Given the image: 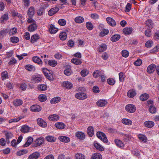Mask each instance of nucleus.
Wrapping results in <instances>:
<instances>
[{"mask_svg": "<svg viewBox=\"0 0 159 159\" xmlns=\"http://www.w3.org/2000/svg\"><path fill=\"white\" fill-rule=\"evenodd\" d=\"M59 10V8L54 7L48 11V14L50 16H52L56 13Z\"/></svg>", "mask_w": 159, "mask_h": 159, "instance_id": "obj_6", "label": "nucleus"}, {"mask_svg": "<svg viewBox=\"0 0 159 159\" xmlns=\"http://www.w3.org/2000/svg\"><path fill=\"white\" fill-rule=\"evenodd\" d=\"M40 153L37 152H33L28 157L29 159H37L40 156Z\"/></svg>", "mask_w": 159, "mask_h": 159, "instance_id": "obj_7", "label": "nucleus"}, {"mask_svg": "<svg viewBox=\"0 0 159 159\" xmlns=\"http://www.w3.org/2000/svg\"><path fill=\"white\" fill-rule=\"evenodd\" d=\"M102 158L101 154L98 153H94L92 156V159H102Z\"/></svg>", "mask_w": 159, "mask_h": 159, "instance_id": "obj_49", "label": "nucleus"}, {"mask_svg": "<svg viewBox=\"0 0 159 159\" xmlns=\"http://www.w3.org/2000/svg\"><path fill=\"white\" fill-rule=\"evenodd\" d=\"M17 32V29L14 27L11 29L9 32V34L10 35H13L15 34Z\"/></svg>", "mask_w": 159, "mask_h": 159, "instance_id": "obj_59", "label": "nucleus"}, {"mask_svg": "<svg viewBox=\"0 0 159 159\" xmlns=\"http://www.w3.org/2000/svg\"><path fill=\"white\" fill-rule=\"evenodd\" d=\"M37 122L40 126L43 127H45L47 126L46 123L42 118H38L37 120Z\"/></svg>", "mask_w": 159, "mask_h": 159, "instance_id": "obj_12", "label": "nucleus"}, {"mask_svg": "<svg viewBox=\"0 0 159 159\" xmlns=\"http://www.w3.org/2000/svg\"><path fill=\"white\" fill-rule=\"evenodd\" d=\"M10 40L11 42L14 43H16L19 41L18 38L16 37H12L10 38Z\"/></svg>", "mask_w": 159, "mask_h": 159, "instance_id": "obj_63", "label": "nucleus"}, {"mask_svg": "<svg viewBox=\"0 0 159 159\" xmlns=\"http://www.w3.org/2000/svg\"><path fill=\"white\" fill-rule=\"evenodd\" d=\"M39 39V36L37 34H35L31 36L30 39L31 42L32 43H34L37 42Z\"/></svg>", "mask_w": 159, "mask_h": 159, "instance_id": "obj_23", "label": "nucleus"}, {"mask_svg": "<svg viewBox=\"0 0 159 159\" xmlns=\"http://www.w3.org/2000/svg\"><path fill=\"white\" fill-rule=\"evenodd\" d=\"M107 82L109 84L113 85L115 83V80L112 78H109L107 80Z\"/></svg>", "mask_w": 159, "mask_h": 159, "instance_id": "obj_57", "label": "nucleus"}, {"mask_svg": "<svg viewBox=\"0 0 159 159\" xmlns=\"http://www.w3.org/2000/svg\"><path fill=\"white\" fill-rule=\"evenodd\" d=\"M153 38L156 40H159V31H157L155 32Z\"/></svg>", "mask_w": 159, "mask_h": 159, "instance_id": "obj_64", "label": "nucleus"}, {"mask_svg": "<svg viewBox=\"0 0 159 159\" xmlns=\"http://www.w3.org/2000/svg\"><path fill=\"white\" fill-rule=\"evenodd\" d=\"M75 135L78 139L80 140H83L85 138V134L82 132H77Z\"/></svg>", "mask_w": 159, "mask_h": 159, "instance_id": "obj_13", "label": "nucleus"}, {"mask_svg": "<svg viewBox=\"0 0 159 159\" xmlns=\"http://www.w3.org/2000/svg\"><path fill=\"white\" fill-rule=\"evenodd\" d=\"M6 140L8 143L10 142L9 139H11L13 137V134L11 132H7L5 134Z\"/></svg>", "mask_w": 159, "mask_h": 159, "instance_id": "obj_38", "label": "nucleus"}, {"mask_svg": "<svg viewBox=\"0 0 159 159\" xmlns=\"http://www.w3.org/2000/svg\"><path fill=\"white\" fill-rule=\"evenodd\" d=\"M106 20L107 23L112 26H114L116 25V23L115 20L112 18L110 17H107Z\"/></svg>", "mask_w": 159, "mask_h": 159, "instance_id": "obj_16", "label": "nucleus"}, {"mask_svg": "<svg viewBox=\"0 0 159 159\" xmlns=\"http://www.w3.org/2000/svg\"><path fill=\"white\" fill-rule=\"evenodd\" d=\"M58 139L61 141L65 143H68L70 141V138L65 136H60L59 137Z\"/></svg>", "mask_w": 159, "mask_h": 159, "instance_id": "obj_26", "label": "nucleus"}, {"mask_svg": "<svg viewBox=\"0 0 159 159\" xmlns=\"http://www.w3.org/2000/svg\"><path fill=\"white\" fill-rule=\"evenodd\" d=\"M127 94L129 97L132 98L135 96L136 93L135 91L133 89H131L128 92Z\"/></svg>", "mask_w": 159, "mask_h": 159, "instance_id": "obj_33", "label": "nucleus"}, {"mask_svg": "<svg viewBox=\"0 0 159 159\" xmlns=\"http://www.w3.org/2000/svg\"><path fill=\"white\" fill-rule=\"evenodd\" d=\"M46 140L48 142H53L55 141L56 139L55 138L50 136H48L46 137Z\"/></svg>", "mask_w": 159, "mask_h": 159, "instance_id": "obj_52", "label": "nucleus"}, {"mask_svg": "<svg viewBox=\"0 0 159 159\" xmlns=\"http://www.w3.org/2000/svg\"><path fill=\"white\" fill-rule=\"evenodd\" d=\"M44 142V139L43 137H40L34 141L33 146L34 147L40 146Z\"/></svg>", "mask_w": 159, "mask_h": 159, "instance_id": "obj_2", "label": "nucleus"}, {"mask_svg": "<svg viewBox=\"0 0 159 159\" xmlns=\"http://www.w3.org/2000/svg\"><path fill=\"white\" fill-rule=\"evenodd\" d=\"M38 89L41 91H44L47 90V87L46 85L44 84H41L38 86Z\"/></svg>", "mask_w": 159, "mask_h": 159, "instance_id": "obj_41", "label": "nucleus"}, {"mask_svg": "<svg viewBox=\"0 0 159 159\" xmlns=\"http://www.w3.org/2000/svg\"><path fill=\"white\" fill-rule=\"evenodd\" d=\"M67 1H59V2L58 3V6L59 7L62 8L64 7L63 6L64 5H68L69 3L67 2Z\"/></svg>", "mask_w": 159, "mask_h": 159, "instance_id": "obj_43", "label": "nucleus"}, {"mask_svg": "<svg viewBox=\"0 0 159 159\" xmlns=\"http://www.w3.org/2000/svg\"><path fill=\"white\" fill-rule=\"evenodd\" d=\"M75 157L76 159H85V156L83 154L80 153H76Z\"/></svg>", "mask_w": 159, "mask_h": 159, "instance_id": "obj_56", "label": "nucleus"}, {"mask_svg": "<svg viewBox=\"0 0 159 159\" xmlns=\"http://www.w3.org/2000/svg\"><path fill=\"white\" fill-rule=\"evenodd\" d=\"M103 74V71L102 70H96L94 71L93 73V76L95 78L100 76L102 74Z\"/></svg>", "mask_w": 159, "mask_h": 159, "instance_id": "obj_35", "label": "nucleus"}, {"mask_svg": "<svg viewBox=\"0 0 159 159\" xmlns=\"http://www.w3.org/2000/svg\"><path fill=\"white\" fill-rule=\"evenodd\" d=\"M32 59L34 62L38 64L40 66H42L43 62L41 59L38 57H34L32 58Z\"/></svg>", "mask_w": 159, "mask_h": 159, "instance_id": "obj_14", "label": "nucleus"}, {"mask_svg": "<svg viewBox=\"0 0 159 159\" xmlns=\"http://www.w3.org/2000/svg\"><path fill=\"white\" fill-rule=\"evenodd\" d=\"M89 72L88 70L84 69L82 70L80 72L81 75L83 77H85L87 75L89 74Z\"/></svg>", "mask_w": 159, "mask_h": 159, "instance_id": "obj_61", "label": "nucleus"}, {"mask_svg": "<svg viewBox=\"0 0 159 159\" xmlns=\"http://www.w3.org/2000/svg\"><path fill=\"white\" fill-rule=\"evenodd\" d=\"M23 101L21 100L17 99L13 101V105L15 106H18L21 105L23 104Z\"/></svg>", "mask_w": 159, "mask_h": 159, "instance_id": "obj_36", "label": "nucleus"}, {"mask_svg": "<svg viewBox=\"0 0 159 159\" xmlns=\"http://www.w3.org/2000/svg\"><path fill=\"white\" fill-rule=\"evenodd\" d=\"M150 112L152 113H155L156 112V107L152 105H150L149 108Z\"/></svg>", "mask_w": 159, "mask_h": 159, "instance_id": "obj_62", "label": "nucleus"}, {"mask_svg": "<svg viewBox=\"0 0 159 159\" xmlns=\"http://www.w3.org/2000/svg\"><path fill=\"white\" fill-rule=\"evenodd\" d=\"M57 62L54 60H50L48 62V64L52 67H55L57 65Z\"/></svg>", "mask_w": 159, "mask_h": 159, "instance_id": "obj_44", "label": "nucleus"}, {"mask_svg": "<svg viewBox=\"0 0 159 159\" xmlns=\"http://www.w3.org/2000/svg\"><path fill=\"white\" fill-rule=\"evenodd\" d=\"M66 69L64 71V73L66 75L69 76L72 72L70 69V66L69 65H67L66 66Z\"/></svg>", "mask_w": 159, "mask_h": 159, "instance_id": "obj_17", "label": "nucleus"}, {"mask_svg": "<svg viewBox=\"0 0 159 159\" xmlns=\"http://www.w3.org/2000/svg\"><path fill=\"white\" fill-rule=\"evenodd\" d=\"M49 31L51 34H55L58 31V29L55 27V26L53 25H51L49 29Z\"/></svg>", "mask_w": 159, "mask_h": 159, "instance_id": "obj_20", "label": "nucleus"}, {"mask_svg": "<svg viewBox=\"0 0 159 159\" xmlns=\"http://www.w3.org/2000/svg\"><path fill=\"white\" fill-rule=\"evenodd\" d=\"M61 100V98L60 97H56L52 98L50 102L51 104H55L59 102Z\"/></svg>", "mask_w": 159, "mask_h": 159, "instance_id": "obj_46", "label": "nucleus"}, {"mask_svg": "<svg viewBox=\"0 0 159 159\" xmlns=\"http://www.w3.org/2000/svg\"><path fill=\"white\" fill-rule=\"evenodd\" d=\"M59 24L61 26H64L66 24V20L63 19H59L58 21Z\"/></svg>", "mask_w": 159, "mask_h": 159, "instance_id": "obj_60", "label": "nucleus"}, {"mask_svg": "<svg viewBox=\"0 0 159 159\" xmlns=\"http://www.w3.org/2000/svg\"><path fill=\"white\" fill-rule=\"evenodd\" d=\"M55 126L56 128L60 129H64L66 127L65 124L61 122L56 123L55 124Z\"/></svg>", "mask_w": 159, "mask_h": 159, "instance_id": "obj_18", "label": "nucleus"}, {"mask_svg": "<svg viewBox=\"0 0 159 159\" xmlns=\"http://www.w3.org/2000/svg\"><path fill=\"white\" fill-rule=\"evenodd\" d=\"M30 128L27 125H23L21 129V131L24 133H26L30 131Z\"/></svg>", "mask_w": 159, "mask_h": 159, "instance_id": "obj_28", "label": "nucleus"}, {"mask_svg": "<svg viewBox=\"0 0 159 159\" xmlns=\"http://www.w3.org/2000/svg\"><path fill=\"white\" fill-rule=\"evenodd\" d=\"M75 22L77 23H83L84 20V18L81 16H79L75 17L74 19Z\"/></svg>", "mask_w": 159, "mask_h": 159, "instance_id": "obj_37", "label": "nucleus"}, {"mask_svg": "<svg viewBox=\"0 0 159 159\" xmlns=\"http://www.w3.org/2000/svg\"><path fill=\"white\" fill-rule=\"evenodd\" d=\"M120 36L118 34L112 35L111 38V40L112 42H116L118 41L120 38Z\"/></svg>", "mask_w": 159, "mask_h": 159, "instance_id": "obj_29", "label": "nucleus"}, {"mask_svg": "<svg viewBox=\"0 0 159 159\" xmlns=\"http://www.w3.org/2000/svg\"><path fill=\"white\" fill-rule=\"evenodd\" d=\"M67 36L66 32H61L59 35V38L62 40H65L67 38Z\"/></svg>", "mask_w": 159, "mask_h": 159, "instance_id": "obj_40", "label": "nucleus"}, {"mask_svg": "<svg viewBox=\"0 0 159 159\" xmlns=\"http://www.w3.org/2000/svg\"><path fill=\"white\" fill-rule=\"evenodd\" d=\"M107 48V46L105 44H102L100 46L98 51L99 52H102L105 51Z\"/></svg>", "mask_w": 159, "mask_h": 159, "instance_id": "obj_53", "label": "nucleus"}, {"mask_svg": "<svg viewBox=\"0 0 159 159\" xmlns=\"http://www.w3.org/2000/svg\"><path fill=\"white\" fill-rule=\"evenodd\" d=\"M9 19L8 14L7 13H5L0 18L1 23H3L5 21H7Z\"/></svg>", "mask_w": 159, "mask_h": 159, "instance_id": "obj_30", "label": "nucleus"}, {"mask_svg": "<svg viewBox=\"0 0 159 159\" xmlns=\"http://www.w3.org/2000/svg\"><path fill=\"white\" fill-rule=\"evenodd\" d=\"M34 14V7H30L27 11V15L29 17H33Z\"/></svg>", "mask_w": 159, "mask_h": 159, "instance_id": "obj_15", "label": "nucleus"}, {"mask_svg": "<svg viewBox=\"0 0 159 159\" xmlns=\"http://www.w3.org/2000/svg\"><path fill=\"white\" fill-rule=\"evenodd\" d=\"M42 77L40 75H37L32 77L31 80L33 83H38L41 81Z\"/></svg>", "mask_w": 159, "mask_h": 159, "instance_id": "obj_5", "label": "nucleus"}, {"mask_svg": "<svg viewBox=\"0 0 159 159\" xmlns=\"http://www.w3.org/2000/svg\"><path fill=\"white\" fill-rule=\"evenodd\" d=\"M125 109L127 111L130 113H133L135 111L136 107L134 105L129 104L126 106Z\"/></svg>", "mask_w": 159, "mask_h": 159, "instance_id": "obj_4", "label": "nucleus"}, {"mask_svg": "<svg viewBox=\"0 0 159 159\" xmlns=\"http://www.w3.org/2000/svg\"><path fill=\"white\" fill-rule=\"evenodd\" d=\"M149 97L148 94L145 93L141 94L140 96V99L142 101H145L147 100Z\"/></svg>", "mask_w": 159, "mask_h": 159, "instance_id": "obj_45", "label": "nucleus"}, {"mask_svg": "<svg viewBox=\"0 0 159 159\" xmlns=\"http://www.w3.org/2000/svg\"><path fill=\"white\" fill-rule=\"evenodd\" d=\"M39 100L42 102H44L47 100V97L44 94H41L39 97Z\"/></svg>", "mask_w": 159, "mask_h": 159, "instance_id": "obj_55", "label": "nucleus"}, {"mask_svg": "<svg viewBox=\"0 0 159 159\" xmlns=\"http://www.w3.org/2000/svg\"><path fill=\"white\" fill-rule=\"evenodd\" d=\"M75 98L79 99L84 100L87 98V94L83 93H79L75 94Z\"/></svg>", "mask_w": 159, "mask_h": 159, "instance_id": "obj_3", "label": "nucleus"}, {"mask_svg": "<svg viewBox=\"0 0 159 159\" xmlns=\"http://www.w3.org/2000/svg\"><path fill=\"white\" fill-rule=\"evenodd\" d=\"M25 68L29 71H34L35 70V66L31 65H27L25 66Z\"/></svg>", "mask_w": 159, "mask_h": 159, "instance_id": "obj_42", "label": "nucleus"}, {"mask_svg": "<svg viewBox=\"0 0 159 159\" xmlns=\"http://www.w3.org/2000/svg\"><path fill=\"white\" fill-rule=\"evenodd\" d=\"M144 126L148 128H152L154 126V123L151 121H147L145 122L144 123Z\"/></svg>", "mask_w": 159, "mask_h": 159, "instance_id": "obj_25", "label": "nucleus"}, {"mask_svg": "<svg viewBox=\"0 0 159 159\" xmlns=\"http://www.w3.org/2000/svg\"><path fill=\"white\" fill-rule=\"evenodd\" d=\"M133 29L131 28L125 27L123 30V33L125 35H129L131 34Z\"/></svg>", "mask_w": 159, "mask_h": 159, "instance_id": "obj_22", "label": "nucleus"}, {"mask_svg": "<svg viewBox=\"0 0 159 159\" xmlns=\"http://www.w3.org/2000/svg\"><path fill=\"white\" fill-rule=\"evenodd\" d=\"M94 145L95 148L97 150L101 151H103L104 149L101 145L97 142H94Z\"/></svg>", "mask_w": 159, "mask_h": 159, "instance_id": "obj_24", "label": "nucleus"}, {"mask_svg": "<svg viewBox=\"0 0 159 159\" xmlns=\"http://www.w3.org/2000/svg\"><path fill=\"white\" fill-rule=\"evenodd\" d=\"M33 141V138L31 137H28L27 138V140L26 143L24 145L25 147H27L31 144Z\"/></svg>", "mask_w": 159, "mask_h": 159, "instance_id": "obj_34", "label": "nucleus"}, {"mask_svg": "<svg viewBox=\"0 0 159 159\" xmlns=\"http://www.w3.org/2000/svg\"><path fill=\"white\" fill-rule=\"evenodd\" d=\"M115 144L118 147L122 148L124 147V144L120 140L116 139L114 140Z\"/></svg>", "mask_w": 159, "mask_h": 159, "instance_id": "obj_27", "label": "nucleus"}, {"mask_svg": "<svg viewBox=\"0 0 159 159\" xmlns=\"http://www.w3.org/2000/svg\"><path fill=\"white\" fill-rule=\"evenodd\" d=\"M1 75L2 79V80H4L6 79H7L8 78V73L6 71L2 72L1 73Z\"/></svg>", "mask_w": 159, "mask_h": 159, "instance_id": "obj_50", "label": "nucleus"}, {"mask_svg": "<svg viewBox=\"0 0 159 159\" xmlns=\"http://www.w3.org/2000/svg\"><path fill=\"white\" fill-rule=\"evenodd\" d=\"M87 28L89 30H92L93 27V25L90 22H87L86 24Z\"/></svg>", "mask_w": 159, "mask_h": 159, "instance_id": "obj_58", "label": "nucleus"}, {"mask_svg": "<svg viewBox=\"0 0 159 159\" xmlns=\"http://www.w3.org/2000/svg\"><path fill=\"white\" fill-rule=\"evenodd\" d=\"M48 119L50 120L56 121L59 120V116L56 114H52L50 115L48 117Z\"/></svg>", "mask_w": 159, "mask_h": 159, "instance_id": "obj_19", "label": "nucleus"}, {"mask_svg": "<svg viewBox=\"0 0 159 159\" xmlns=\"http://www.w3.org/2000/svg\"><path fill=\"white\" fill-rule=\"evenodd\" d=\"M122 122L123 124L128 125H130L132 124V122L131 120L126 118L122 119Z\"/></svg>", "mask_w": 159, "mask_h": 159, "instance_id": "obj_32", "label": "nucleus"}, {"mask_svg": "<svg viewBox=\"0 0 159 159\" xmlns=\"http://www.w3.org/2000/svg\"><path fill=\"white\" fill-rule=\"evenodd\" d=\"M87 132L90 137L93 136L94 132L93 127L92 126H89L87 129Z\"/></svg>", "mask_w": 159, "mask_h": 159, "instance_id": "obj_21", "label": "nucleus"}, {"mask_svg": "<svg viewBox=\"0 0 159 159\" xmlns=\"http://www.w3.org/2000/svg\"><path fill=\"white\" fill-rule=\"evenodd\" d=\"M156 69V66L153 64H152L149 66L147 70V72L150 74L153 72Z\"/></svg>", "mask_w": 159, "mask_h": 159, "instance_id": "obj_11", "label": "nucleus"}, {"mask_svg": "<svg viewBox=\"0 0 159 159\" xmlns=\"http://www.w3.org/2000/svg\"><path fill=\"white\" fill-rule=\"evenodd\" d=\"M109 32V30L107 29H104L100 33V35L102 37H103L107 35Z\"/></svg>", "mask_w": 159, "mask_h": 159, "instance_id": "obj_54", "label": "nucleus"}, {"mask_svg": "<svg viewBox=\"0 0 159 159\" xmlns=\"http://www.w3.org/2000/svg\"><path fill=\"white\" fill-rule=\"evenodd\" d=\"M139 139L142 140L143 142H146L147 140V138L143 134H139L138 135Z\"/></svg>", "mask_w": 159, "mask_h": 159, "instance_id": "obj_48", "label": "nucleus"}, {"mask_svg": "<svg viewBox=\"0 0 159 159\" xmlns=\"http://www.w3.org/2000/svg\"><path fill=\"white\" fill-rule=\"evenodd\" d=\"M44 13V10L43 8H40L38 9L37 11V15L38 16H40L43 15Z\"/></svg>", "mask_w": 159, "mask_h": 159, "instance_id": "obj_51", "label": "nucleus"}, {"mask_svg": "<svg viewBox=\"0 0 159 159\" xmlns=\"http://www.w3.org/2000/svg\"><path fill=\"white\" fill-rule=\"evenodd\" d=\"M72 63L76 65H79L81 64L82 62L80 60L77 58H73L71 60Z\"/></svg>", "mask_w": 159, "mask_h": 159, "instance_id": "obj_47", "label": "nucleus"}, {"mask_svg": "<svg viewBox=\"0 0 159 159\" xmlns=\"http://www.w3.org/2000/svg\"><path fill=\"white\" fill-rule=\"evenodd\" d=\"M30 110L33 112H37L41 110V107L39 105H33L30 108Z\"/></svg>", "mask_w": 159, "mask_h": 159, "instance_id": "obj_9", "label": "nucleus"}, {"mask_svg": "<svg viewBox=\"0 0 159 159\" xmlns=\"http://www.w3.org/2000/svg\"><path fill=\"white\" fill-rule=\"evenodd\" d=\"M146 25L148 26L149 28H152L153 26V23L150 19L147 20L146 21Z\"/></svg>", "mask_w": 159, "mask_h": 159, "instance_id": "obj_39", "label": "nucleus"}, {"mask_svg": "<svg viewBox=\"0 0 159 159\" xmlns=\"http://www.w3.org/2000/svg\"><path fill=\"white\" fill-rule=\"evenodd\" d=\"M96 135L98 138L102 140L104 143H107L108 140L104 133L101 132H98L97 133Z\"/></svg>", "mask_w": 159, "mask_h": 159, "instance_id": "obj_1", "label": "nucleus"}, {"mask_svg": "<svg viewBox=\"0 0 159 159\" xmlns=\"http://www.w3.org/2000/svg\"><path fill=\"white\" fill-rule=\"evenodd\" d=\"M107 104V102L104 99H100L96 103L98 107H103Z\"/></svg>", "mask_w": 159, "mask_h": 159, "instance_id": "obj_8", "label": "nucleus"}, {"mask_svg": "<svg viewBox=\"0 0 159 159\" xmlns=\"http://www.w3.org/2000/svg\"><path fill=\"white\" fill-rule=\"evenodd\" d=\"M62 86L67 89H70L73 87V84L69 81H64L62 83Z\"/></svg>", "mask_w": 159, "mask_h": 159, "instance_id": "obj_10", "label": "nucleus"}, {"mask_svg": "<svg viewBox=\"0 0 159 159\" xmlns=\"http://www.w3.org/2000/svg\"><path fill=\"white\" fill-rule=\"evenodd\" d=\"M37 28L36 23L30 25L28 27V30L30 32H33Z\"/></svg>", "mask_w": 159, "mask_h": 159, "instance_id": "obj_31", "label": "nucleus"}]
</instances>
